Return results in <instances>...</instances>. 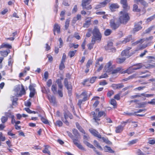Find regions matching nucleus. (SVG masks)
Returning a JSON list of instances; mask_svg holds the SVG:
<instances>
[{"instance_id":"obj_1","label":"nucleus","mask_w":155,"mask_h":155,"mask_svg":"<svg viewBox=\"0 0 155 155\" xmlns=\"http://www.w3.org/2000/svg\"><path fill=\"white\" fill-rule=\"evenodd\" d=\"M106 113L104 111H100L98 113L97 115L96 114L94 111L91 112V115L92 116L93 120L94 122L96 125H98L99 124L98 121L100 120V118L102 116L106 117Z\"/></svg>"},{"instance_id":"obj_2","label":"nucleus","mask_w":155,"mask_h":155,"mask_svg":"<svg viewBox=\"0 0 155 155\" xmlns=\"http://www.w3.org/2000/svg\"><path fill=\"white\" fill-rule=\"evenodd\" d=\"M112 63L111 61L109 62L105 66V71L106 72L112 74H116L120 71L121 68H120L114 70V67L112 65Z\"/></svg>"},{"instance_id":"obj_3","label":"nucleus","mask_w":155,"mask_h":155,"mask_svg":"<svg viewBox=\"0 0 155 155\" xmlns=\"http://www.w3.org/2000/svg\"><path fill=\"white\" fill-rule=\"evenodd\" d=\"M130 19V17L127 13L123 11L120 12L119 21L121 24H126Z\"/></svg>"},{"instance_id":"obj_4","label":"nucleus","mask_w":155,"mask_h":155,"mask_svg":"<svg viewBox=\"0 0 155 155\" xmlns=\"http://www.w3.org/2000/svg\"><path fill=\"white\" fill-rule=\"evenodd\" d=\"M120 24L118 19L117 18H113L110 20V27L112 29L114 30L119 27Z\"/></svg>"},{"instance_id":"obj_5","label":"nucleus","mask_w":155,"mask_h":155,"mask_svg":"<svg viewBox=\"0 0 155 155\" xmlns=\"http://www.w3.org/2000/svg\"><path fill=\"white\" fill-rule=\"evenodd\" d=\"M68 135L72 139L74 143L80 149L82 150L85 151V149L81 145L79 142V140L78 139H76L74 138L72 134L67 131Z\"/></svg>"},{"instance_id":"obj_6","label":"nucleus","mask_w":155,"mask_h":155,"mask_svg":"<svg viewBox=\"0 0 155 155\" xmlns=\"http://www.w3.org/2000/svg\"><path fill=\"white\" fill-rule=\"evenodd\" d=\"M92 33L94 37L96 38L97 40H101V36L99 30L97 28H94L92 31Z\"/></svg>"},{"instance_id":"obj_7","label":"nucleus","mask_w":155,"mask_h":155,"mask_svg":"<svg viewBox=\"0 0 155 155\" xmlns=\"http://www.w3.org/2000/svg\"><path fill=\"white\" fill-rule=\"evenodd\" d=\"M142 24V21H140L135 23L134 28L132 30L133 33H135V32L138 31L142 28V27L141 26Z\"/></svg>"},{"instance_id":"obj_8","label":"nucleus","mask_w":155,"mask_h":155,"mask_svg":"<svg viewBox=\"0 0 155 155\" xmlns=\"http://www.w3.org/2000/svg\"><path fill=\"white\" fill-rule=\"evenodd\" d=\"M87 92L84 91L81 93V94L79 95H77V97L78 98H81L83 97V100L84 101H85L89 99V97L87 95Z\"/></svg>"},{"instance_id":"obj_9","label":"nucleus","mask_w":155,"mask_h":155,"mask_svg":"<svg viewBox=\"0 0 155 155\" xmlns=\"http://www.w3.org/2000/svg\"><path fill=\"white\" fill-rule=\"evenodd\" d=\"M131 48L130 47H128L126 49L122 51L121 53V55L122 56H125L127 58H129L130 57L131 54H130L129 52V51Z\"/></svg>"},{"instance_id":"obj_10","label":"nucleus","mask_w":155,"mask_h":155,"mask_svg":"<svg viewBox=\"0 0 155 155\" xmlns=\"http://www.w3.org/2000/svg\"><path fill=\"white\" fill-rule=\"evenodd\" d=\"M83 142L88 147L93 149L94 151H95L98 155H102V154L98 152L96 150V148L92 144L86 141H84Z\"/></svg>"},{"instance_id":"obj_11","label":"nucleus","mask_w":155,"mask_h":155,"mask_svg":"<svg viewBox=\"0 0 155 155\" xmlns=\"http://www.w3.org/2000/svg\"><path fill=\"white\" fill-rule=\"evenodd\" d=\"M64 86L67 88L69 91L71 92L72 89V86L71 84H69L68 79L65 78L64 81Z\"/></svg>"},{"instance_id":"obj_12","label":"nucleus","mask_w":155,"mask_h":155,"mask_svg":"<svg viewBox=\"0 0 155 155\" xmlns=\"http://www.w3.org/2000/svg\"><path fill=\"white\" fill-rule=\"evenodd\" d=\"M121 3L123 5V7L124 10H127L130 8V7L128 5L127 0H121Z\"/></svg>"},{"instance_id":"obj_13","label":"nucleus","mask_w":155,"mask_h":155,"mask_svg":"<svg viewBox=\"0 0 155 155\" xmlns=\"http://www.w3.org/2000/svg\"><path fill=\"white\" fill-rule=\"evenodd\" d=\"M113 43L112 42H110L108 43L107 46H106L105 48L106 50H111L112 51L115 52L116 49L114 48H113Z\"/></svg>"},{"instance_id":"obj_14","label":"nucleus","mask_w":155,"mask_h":155,"mask_svg":"<svg viewBox=\"0 0 155 155\" xmlns=\"http://www.w3.org/2000/svg\"><path fill=\"white\" fill-rule=\"evenodd\" d=\"M110 2V0H104V1L100 3V5H97L96 6L95 8L96 9H97L99 8H100L101 7H103L105 6L108 3Z\"/></svg>"},{"instance_id":"obj_15","label":"nucleus","mask_w":155,"mask_h":155,"mask_svg":"<svg viewBox=\"0 0 155 155\" xmlns=\"http://www.w3.org/2000/svg\"><path fill=\"white\" fill-rule=\"evenodd\" d=\"M64 115L65 119H67L68 117L72 119L73 116L68 111H65L64 113Z\"/></svg>"},{"instance_id":"obj_16","label":"nucleus","mask_w":155,"mask_h":155,"mask_svg":"<svg viewBox=\"0 0 155 155\" xmlns=\"http://www.w3.org/2000/svg\"><path fill=\"white\" fill-rule=\"evenodd\" d=\"M90 132L94 136L97 137L99 138H101V135L99 134V133L97 131H96L95 130H90Z\"/></svg>"},{"instance_id":"obj_17","label":"nucleus","mask_w":155,"mask_h":155,"mask_svg":"<svg viewBox=\"0 0 155 155\" xmlns=\"http://www.w3.org/2000/svg\"><path fill=\"white\" fill-rule=\"evenodd\" d=\"M135 71V70L134 69V68H133L132 66V67H129L126 70L124 71L123 73H127L128 74H130L134 72Z\"/></svg>"},{"instance_id":"obj_18","label":"nucleus","mask_w":155,"mask_h":155,"mask_svg":"<svg viewBox=\"0 0 155 155\" xmlns=\"http://www.w3.org/2000/svg\"><path fill=\"white\" fill-rule=\"evenodd\" d=\"M60 27L58 24H55L54 26L53 31H57V33H59L60 32Z\"/></svg>"},{"instance_id":"obj_19","label":"nucleus","mask_w":155,"mask_h":155,"mask_svg":"<svg viewBox=\"0 0 155 155\" xmlns=\"http://www.w3.org/2000/svg\"><path fill=\"white\" fill-rule=\"evenodd\" d=\"M91 0H82V1L81 6L84 7L89 4Z\"/></svg>"},{"instance_id":"obj_20","label":"nucleus","mask_w":155,"mask_h":155,"mask_svg":"<svg viewBox=\"0 0 155 155\" xmlns=\"http://www.w3.org/2000/svg\"><path fill=\"white\" fill-rule=\"evenodd\" d=\"M119 8V6L117 4H111L110 6V8L112 11H114V9Z\"/></svg>"},{"instance_id":"obj_21","label":"nucleus","mask_w":155,"mask_h":155,"mask_svg":"<svg viewBox=\"0 0 155 155\" xmlns=\"http://www.w3.org/2000/svg\"><path fill=\"white\" fill-rule=\"evenodd\" d=\"M48 98L50 102L54 104L56 103V98L54 97H52L51 96H48Z\"/></svg>"},{"instance_id":"obj_22","label":"nucleus","mask_w":155,"mask_h":155,"mask_svg":"<svg viewBox=\"0 0 155 155\" xmlns=\"http://www.w3.org/2000/svg\"><path fill=\"white\" fill-rule=\"evenodd\" d=\"M56 82L58 84V87L59 88V89H62L63 85L62 84L61 80L60 79H58L56 81Z\"/></svg>"},{"instance_id":"obj_23","label":"nucleus","mask_w":155,"mask_h":155,"mask_svg":"<svg viewBox=\"0 0 155 155\" xmlns=\"http://www.w3.org/2000/svg\"><path fill=\"white\" fill-rule=\"evenodd\" d=\"M133 67L134 68V69L136 70L141 68L142 65L141 63H138L134 65Z\"/></svg>"},{"instance_id":"obj_24","label":"nucleus","mask_w":155,"mask_h":155,"mask_svg":"<svg viewBox=\"0 0 155 155\" xmlns=\"http://www.w3.org/2000/svg\"><path fill=\"white\" fill-rule=\"evenodd\" d=\"M104 151L106 152H108L110 153H114V151L111 149L110 147L107 146H105L104 147Z\"/></svg>"},{"instance_id":"obj_25","label":"nucleus","mask_w":155,"mask_h":155,"mask_svg":"<svg viewBox=\"0 0 155 155\" xmlns=\"http://www.w3.org/2000/svg\"><path fill=\"white\" fill-rule=\"evenodd\" d=\"M124 127L120 125L116 127L115 131L117 133H119L122 131L123 130Z\"/></svg>"},{"instance_id":"obj_26","label":"nucleus","mask_w":155,"mask_h":155,"mask_svg":"<svg viewBox=\"0 0 155 155\" xmlns=\"http://www.w3.org/2000/svg\"><path fill=\"white\" fill-rule=\"evenodd\" d=\"M51 89L54 94H57V91L56 84H53L51 87Z\"/></svg>"},{"instance_id":"obj_27","label":"nucleus","mask_w":155,"mask_h":155,"mask_svg":"<svg viewBox=\"0 0 155 155\" xmlns=\"http://www.w3.org/2000/svg\"><path fill=\"white\" fill-rule=\"evenodd\" d=\"M12 47L11 45L8 44H2L0 46V49L3 48H11Z\"/></svg>"},{"instance_id":"obj_28","label":"nucleus","mask_w":155,"mask_h":155,"mask_svg":"<svg viewBox=\"0 0 155 155\" xmlns=\"http://www.w3.org/2000/svg\"><path fill=\"white\" fill-rule=\"evenodd\" d=\"M38 116L41 117V121L45 124H49L48 120L45 118L43 117L40 115H39Z\"/></svg>"},{"instance_id":"obj_29","label":"nucleus","mask_w":155,"mask_h":155,"mask_svg":"<svg viewBox=\"0 0 155 155\" xmlns=\"http://www.w3.org/2000/svg\"><path fill=\"white\" fill-rule=\"evenodd\" d=\"M133 10L135 12H140V9L138 8V6L137 5L135 4L133 6Z\"/></svg>"},{"instance_id":"obj_30","label":"nucleus","mask_w":155,"mask_h":155,"mask_svg":"<svg viewBox=\"0 0 155 155\" xmlns=\"http://www.w3.org/2000/svg\"><path fill=\"white\" fill-rule=\"evenodd\" d=\"M91 24V21L90 20H86L84 23V24L83 27L84 28H88Z\"/></svg>"},{"instance_id":"obj_31","label":"nucleus","mask_w":155,"mask_h":155,"mask_svg":"<svg viewBox=\"0 0 155 155\" xmlns=\"http://www.w3.org/2000/svg\"><path fill=\"white\" fill-rule=\"evenodd\" d=\"M94 144L95 147H96L98 148L99 149L101 150H103V148L101 147V146L100 145L99 143L98 142H97L96 140H94Z\"/></svg>"},{"instance_id":"obj_32","label":"nucleus","mask_w":155,"mask_h":155,"mask_svg":"<svg viewBox=\"0 0 155 155\" xmlns=\"http://www.w3.org/2000/svg\"><path fill=\"white\" fill-rule=\"evenodd\" d=\"M145 40L144 38L140 40H137V41H136L135 42L133 43L132 44V45H137L139 43H142L143 42H144L145 41Z\"/></svg>"},{"instance_id":"obj_33","label":"nucleus","mask_w":155,"mask_h":155,"mask_svg":"<svg viewBox=\"0 0 155 155\" xmlns=\"http://www.w3.org/2000/svg\"><path fill=\"white\" fill-rule=\"evenodd\" d=\"M0 53L1 54V56H3L4 57H5L8 55L9 52L7 50H5L1 51H0Z\"/></svg>"},{"instance_id":"obj_34","label":"nucleus","mask_w":155,"mask_h":155,"mask_svg":"<svg viewBox=\"0 0 155 155\" xmlns=\"http://www.w3.org/2000/svg\"><path fill=\"white\" fill-rule=\"evenodd\" d=\"M110 104L113 106L114 108L117 107V102L116 101L113 99H111L110 101Z\"/></svg>"},{"instance_id":"obj_35","label":"nucleus","mask_w":155,"mask_h":155,"mask_svg":"<svg viewBox=\"0 0 155 155\" xmlns=\"http://www.w3.org/2000/svg\"><path fill=\"white\" fill-rule=\"evenodd\" d=\"M126 60V58L123 57L122 58H118L117 59V62L119 64H120L124 62Z\"/></svg>"},{"instance_id":"obj_36","label":"nucleus","mask_w":155,"mask_h":155,"mask_svg":"<svg viewBox=\"0 0 155 155\" xmlns=\"http://www.w3.org/2000/svg\"><path fill=\"white\" fill-rule=\"evenodd\" d=\"M72 131L73 134L77 138L76 139H77V138H78V137L80 136L78 131L76 129H74Z\"/></svg>"},{"instance_id":"obj_37","label":"nucleus","mask_w":155,"mask_h":155,"mask_svg":"<svg viewBox=\"0 0 155 155\" xmlns=\"http://www.w3.org/2000/svg\"><path fill=\"white\" fill-rule=\"evenodd\" d=\"M76 51V50L70 51L68 53V56L71 58L74 55Z\"/></svg>"},{"instance_id":"obj_38","label":"nucleus","mask_w":155,"mask_h":155,"mask_svg":"<svg viewBox=\"0 0 155 155\" xmlns=\"http://www.w3.org/2000/svg\"><path fill=\"white\" fill-rule=\"evenodd\" d=\"M101 138L103 140V141L106 143L108 144H112V143L108 140L107 138H105L104 137H101Z\"/></svg>"},{"instance_id":"obj_39","label":"nucleus","mask_w":155,"mask_h":155,"mask_svg":"<svg viewBox=\"0 0 155 155\" xmlns=\"http://www.w3.org/2000/svg\"><path fill=\"white\" fill-rule=\"evenodd\" d=\"M145 67L147 68H155V63L153 64H148L145 65Z\"/></svg>"},{"instance_id":"obj_40","label":"nucleus","mask_w":155,"mask_h":155,"mask_svg":"<svg viewBox=\"0 0 155 155\" xmlns=\"http://www.w3.org/2000/svg\"><path fill=\"white\" fill-rule=\"evenodd\" d=\"M26 93L25 91V88L23 85H22V88L21 90L20 91V94L19 95L21 96L22 95L25 94Z\"/></svg>"},{"instance_id":"obj_41","label":"nucleus","mask_w":155,"mask_h":155,"mask_svg":"<svg viewBox=\"0 0 155 155\" xmlns=\"http://www.w3.org/2000/svg\"><path fill=\"white\" fill-rule=\"evenodd\" d=\"M45 149L42 150V152L44 153H48L49 155H50V152L48 150L46 146H45Z\"/></svg>"},{"instance_id":"obj_42","label":"nucleus","mask_w":155,"mask_h":155,"mask_svg":"<svg viewBox=\"0 0 155 155\" xmlns=\"http://www.w3.org/2000/svg\"><path fill=\"white\" fill-rule=\"evenodd\" d=\"M112 32V31L110 29H107L105 30L104 32V34L106 36H108L110 35Z\"/></svg>"},{"instance_id":"obj_43","label":"nucleus","mask_w":155,"mask_h":155,"mask_svg":"<svg viewBox=\"0 0 155 155\" xmlns=\"http://www.w3.org/2000/svg\"><path fill=\"white\" fill-rule=\"evenodd\" d=\"M5 115L6 117H11L12 116H14L12 114V113L11 112L8 111L5 113Z\"/></svg>"},{"instance_id":"obj_44","label":"nucleus","mask_w":155,"mask_h":155,"mask_svg":"<svg viewBox=\"0 0 155 155\" xmlns=\"http://www.w3.org/2000/svg\"><path fill=\"white\" fill-rule=\"evenodd\" d=\"M8 119V117L6 116H2L1 118V121L2 123L6 122L7 121Z\"/></svg>"},{"instance_id":"obj_45","label":"nucleus","mask_w":155,"mask_h":155,"mask_svg":"<svg viewBox=\"0 0 155 155\" xmlns=\"http://www.w3.org/2000/svg\"><path fill=\"white\" fill-rule=\"evenodd\" d=\"M64 62H62L61 61V63L59 65V69L61 70H63L65 68V66L64 64Z\"/></svg>"},{"instance_id":"obj_46","label":"nucleus","mask_w":155,"mask_h":155,"mask_svg":"<svg viewBox=\"0 0 155 155\" xmlns=\"http://www.w3.org/2000/svg\"><path fill=\"white\" fill-rule=\"evenodd\" d=\"M55 124L56 125H57L59 127H61L62 126L63 123L61 121L58 120L56 121Z\"/></svg>"},{"instance_id":"obj_47","label":"nucleus","mask_w":155,"mask_h":155,"mask_svg":"<svg viewBox=\"0 0 155 155\" xmlns=\"http://www.w3.org/2000/svg\"><path fill=\"white\" fill-rule=\"evenodd\" d=\"M88 32L86 34V36L87 37H89L91 36L92 33V30L90 28H89L88 29Z\"/></svg>"},{"instance_id":"obj_48","label":"nucleus","mask_w":155,"mask_h":155,"mask_svg":"<svg viewBox=\"0 0 155 155\" xmlns=\"http://www.w3.org/2000/svg\"><path fill=\"white\" fill-rule=\"evenodd\" d=\"M121 92H120V93H118V94L115 95L114 96V98L117 100H119L120 99V95L121 94Z\"/></svg>"},{"instance_id":"obj_49","label":"nucleus","mask_w":155,"mask_h":155,"mask_svg":"<svg viewBox=\"0 0 155 155\" xmlns=\"http://www.w3.org/2000/svg\"><path fill=\"white\" fill-rule=\"evenodd\" d=\"M155 18V14L154 15H153L148 18L147 19L146 21L148 23L152 20H153L154 18Z\"/></svg>"},{"instance_id":"obj_50","label":"nucleus","mask_w":155,"mask_h":155,"mask_svg":"<svg viewBox=\"0 0 155 155\" xmlns=\"http://www.w3.org/2000/svg\"><path fill=\"white\" fill-rule=\"evenodd\" d=\"M136 76V75L135 74H133L131 75L129 77H128L127 78L125 79V81H127V80L132 79L134 78H135Z\"/></svg>"},{"instance_id":"obj_51","label":"nucleus","mask_w":155,"mask_h":155,"mask_svg":"<svg viewBox=\"0 0 155 155\" xmlns=\"http://www.w3.org/2000/svg\"><path fill=\"white\" fill-rule=\"evenodd\" d=\"M142 96H144L147 97H153L154 95V94H145L144 93H142Z\"/></svg>"},{"instance_id":"obj_52","label":"nucleus","mask_w":155,"mask_h":155,"mask_svg":"<svg viewBox=\"0 0 155 155\" xmlns=\"http://www.w3.org/2000/svg\"><path fill=\"white\" fill-rule=\"evenodd\" d=\"M142 94H136L132 96L131 97V98L132 99L135 98L137 97H141L142 96Z\"/></svg>"},{"instance_id":"obj_53","label":"nucleus","mask_w":155,"mask_h":155,"mask_svg":"<svg viewBox=\"0 0 155 155\" xmlns=\"http://www.w3.org/2000/svg\"><path fill=\"white\" fill-rule=\"evenodd\" d=\"M70 20L69 19H67L65 22V28L66 29H67L68 26L69 25V24Z\"/></svg>"},{"instance_id":"obj_54","label":"nucleus","mask_w":155,"mask_h":155,"mask_svg":"<svg viewBox=\"0 0 155 155\" xmlns=\"http://www.w3.org/2000/svg\"><path fill=\"white\" fill-rule=\"evenodd\" d=\"M147 104V103L145 102H141L139 104V108H141L144 107L145 106V105Z\"/></svg>"},{"instance_id":"obj_55","label":"nucleus","mask_w":155,"mask_h":155,"mask_svg":"<svg viewBox=\"0 0 155 155\" xmlns=\"http://www.w3.org/2000/svg\"><path fill=\"white\" fill-rule=\"evenodd\" d=\"M154 27V26H152L150 27L145 30V33H149Z\"/></svg>"},{"instance_id":"obj_56","label":"nucleus","mask_w":155,"mask_h":155,"mask_svg":"<svg viewBox=\"0 0 155 155\" xmlns=\"http://www.w3.org/2000/svg\"><path fill=\"white\" fill-rule=\"evenodd\" d=\"M48 73L47 71H45L44 74V78L45 79V81H46L47 79L48 78Z\"/></svg>"},{"instance_id":"obj_57","label":"nucleus","mask_w":155,"mask_h":155,"mask_svg":"<svg viewBox=\"0 0 155 155\" xmlns=\"http://www.w3.org/2000/svg\"><path fill=\"white\" fill-rule=\"evenodd\" d=\"M97 77H92L90 80V82L91 83H93L96 80Z\"/></svg>"},{"instance_id":"obj_58","label":"nucleus","mask_w":155,"mask_h":155,"mask_svg":"<svg viewBox=\"0 0 155 155\" xmlns=\"http://www.w3.org/2000/svg\"><path fill=\"white\" fill-rule=\"evenodd\" d=\"M114 93V91L112 90L109 91L107 93V96L108 97H110Z\"/></svg>"},{"instance_id":"obj_59","label":"nucleus","mask_w":155,"mask_h":155,"mask_svg":"<svg viewBox=\"0 0 155 155\" xmlns=\"http://www.w3.org/2000/svg\"><path fill=\"white\" fill-rule=\"evenodd\" d=\"M58 41L60 43L59 47V48H61L63 45V41L61 38H59Z\"/></svg>"},{"instance_id":"obj_60","label":"nucleus","mask_w":155,"mask_h":155,"mask_svg":"<svg viewBox=\"0 0 155 155\" xmlns=\"http://www.w3.org/2000/svg\"><path fill=\"white\" fill-rule=\"evenodd\" d=\"M92 62L91 60H89L87 64H86V67L87 68H89L90 67V66L92 64Z\"/></svg>"},{"instance_id":"obj_61","label":"nucleus","mask_w":155,"mask_h":155,"mask_svg":"<svg viewBox=\"0 0 155 155\" xmlns=\"http://www.w3.org/2000/svg\"><path fill=\"white\" fill-rule=\"evenodd\" d=\"M29 88L30 91H35V89L32 84H30L29 87Z\"/></svg>"},{"instance_id":"obj_62","label":"nucleus","mask_w":155,"mask_h":155,"mask_svg":"<svg viewBox=\"0 0 155 155\" xmlns=\"http://www.w3.org/2000/svg\"><path fill=\"white\" fill-rule=\"evenodd\" d=\"M66 54L65 53H64L63 54V56L62 57V59H61V61L62 62H64L65 61V60L66 59Z\"/></svg>"},{"instance_id":"obj_63","label":"nucleus","mask_w":155,"mask_h":155,"mask_svg":"<svg viewBox=\"0 0 155 155\" xmlns=\"http://www.w3.org/2000/svg\"><path fill=\"white\" fill-rule=\"evenodd\" d=\"M83 9H85L87 10L91 9L92 8L91 5H88L87 6H84V7H82Z\"/></svg>"},{"instance_id":"obj_64","label":"nucleus","mask_w":155,"mask_h":155,"mask_svg":"<svg viewBox=\"0 0 155 155\" xmlns=\"http://www.w3.org/2000/svg\"><path fill=\"white\" fill-rule=\"evenodd\" d=\"M52 83V81L51 79H49L47 82V85L49 87L51 86Z\"/></svg>"}]
</instances>
